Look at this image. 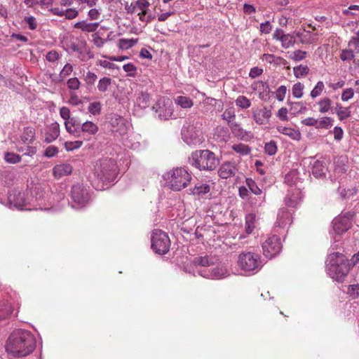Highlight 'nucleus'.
<instances>
[{"label":"nucleus","instance_id":"14","mask_svg":"<svg viewBox=\"0 0 359 359\" xmlns=\"http://www.w3.org/2000/svg\"><path fill=\"white\" fill-rule=\"evenodd\" d=\"M359 53V38L354 37L348 42V48L341 50L340 58L342 61H351Z\"/></svg>","mask_w":359,"mask_h":359},{"label":"nucleus","instance_id":"28","mask_svg":"<svg viewBox=\"0 0 359 359\" xmlns=\"http://www.w3.org/2000/svg\"><path fill=\"white\" fill-rule=\"evenodd\" d=\"M194 263L197 266H209L215 263V259L208 255L201 256L196 257Z\"/></svg>","mask_w":359,"mask_h":359},{"label":"nucleus","instance_id":"59","mask_svg":"<svg viewBox=\"0 0 359 359\" xmlns=\"http://www.w3.org/2000/svg\"><path fill=\"white\" fill-rule=\"evenodd\" d=\"M25 21L28 24L29 27L31 30H34L37 27V22L36 18L33 16H29L25 18Z\"/></svg>","mask_w":359,"mask_h":359},{"label":"nucleus","instance_id":"57","mask_svg":"<svg viewBox=\"0 0 359 359\" xmlns=\"http://www.w3.org/2000/svg\"><path fill=\"white\" fill-rule=\"evenodd\" d=\"M18 151L23 152V154L25 156H33L36 153V148L28 146L25 149L22 148L18 149Z\"/></svg>","mask_w":359,"mask_h":359},{"label":"nucleus","instance_id":"44","mask_svg":"<svg viewBox=\"0 0 359 359\" xmlns=\"http://www.w3.org/2000/svg\"><path fill=\"white\" fill-rule=\"evenodd\" d=\"M83 145V141L76 140V141H67L64 144L65 149L68 151H74L80 148Z\"/></svg>","mask_w":359,"mask_h":359},{"label":"nucleus","instance_id":"32","mask_svg":"<svg viewBox=\"0 0 359 359\" xmlns=\"http://www.w3.org/2000/svg\"><path fill=\"white\" fill-rule=\"evenodd\" d=\"M81 130L90 135H95L98 131V126L92 121H86L82 124Z\"/></svg>","mask_w":359,"mask_h":359},{"label":"nucleus","instance_id":"36","mask_svg":"<svg viewBox=\"0 0 359 359\" xmlns=\"http://www.w3.org/2000/svg\"><path fill=\"white\" fill-rule=\"evenodd\" d=\"M235 103L241 109H246L251 106L250 100L244 95H239L235 100Z\"/></svg>","mask_w":359,"mask_h":359},{"label":"nucleus","instance_id":"52","mask_svg":"<svg viewBox=\"0 0 359 359\" xmlns=\"http://www.w3.org/2000/svg\"><path fill=\"white\" fill-rule=\"evenodd\" d=\"M354 95V91L352 88H346L344 89L341 93V100L344 102H346L351 99Z\"/></svg>","mask_w":359,"mask_h":359},{"label":"nucleus","instance_id":"56","mask_svg":"<svg viewBox=\"0 0 359 359\" xmlns=\"http://www.w3.org/2000/svg\"><path fill=\"white\" fill-rule=\"evenodd\" d=\"M58 153L57 147L55 146H49L46 148L44 156L48 158H51L55 156Z\"/></svg>","mask_w":359,"mask_h":359},{"label":"nucleus","instance_id":"38","mask_svg":"<svg viewBox=\"0 0 359 359\" xmlns=\"http://www.w3.org/2000/svg\"><path fill=\"white\" fill-rule=\"evenodd\" d=\"M21 156L13 152H6L4 154V160L10 164H15L21 161Z\"/></svg>","mask_w":359,"mask_h":359},{"label":"nucleus","instance_id":"19","mask_svg":"<svg viewBox=\"0 0 359 359\" xmlns=\"http://www.w3.org/2000/svg\"><path fill=\"white\" fill-rule=\"evenodd\" d=\"M276 129L280 133L287 135L294 140H299L301 138L300 132L294 128L278 126Z\"/></svg>","mask_w":359,"mask_h":359},{"label":"nucleus","instance_id":"16","mask_svg":"<svg viewBox=\"0 0 359 359\" xmlns=\"http://www.w3.org/2000/svg\"><path fill=\"white\" fill-rule=\"evenodd\" d=\"M73 168L69 163H61L55 165L53 168V175L56 179L70 175Z\"/></svg>","mask_w":359,"mask_h":359},{"label":"nucleus","instance_id":"48","mask_svg":"<svg viewBox=\"0 0 359 359\" xmlns=\"http://www.w3.org/2000/svg\"><path fill=\"white\" fill-rule=\"evenodd\" d=\"M290 221V213L287 211H283L278 215V225H285Z\"/></svg>","mask_w":359,"mask_h":359},{"label":"nucleus","instance_id":"64","mask_svg":"<svg viewBox=\"0 0 359 359\" xmlns=\"http://www.w3.org/2000/svg\"><path fill=\"white\" fill-rule=\"evenodd\" d=\"M59 58V54L55 50H51L46 55V60L49 62H55Z\"/></svg>","mask_w":359,"mask_h":359},{"label":"nucleus","instance_id":"45","mask_svg":"<svg viewBox=\"0 0 359 359\" xmlns=\"http://www.w3.org/2000/svg\"><path fill=\"white\" fill-rule=\"evenodd\" d=\"M333 125V119L330 117H323L319 122L318 121L316 128L328 129Z\"/></svg>","mask_w":359,"mask_h":359},{"label":"nucleus","instance_id":"37","mask_svg":"<svg viewBox=\"0 0 359 359\" xmlns=\"http://www.w3.org/2000/svg\"><path fill=\"white\" fill-rule=\"evenodd\" d=\"M112 80L109 77H103L100 79L97 83V89L102 93L106 92L111 85Z\"/></svg>","mask_w":359,"mask_h":359},{"label":"nucleus","instance_id":"51","mask_svg":"<svg viewBox=\"0 0 359 359\" xmlns=\"http://www.w3.org/2000/svg\"><path fill=\"white\" fill-rule=\"evenodd\" d=\"M81 82L76 77L71 78L67 81V86L70 90H78L80 88Z\"/></svg>","mask_w":359,"mask_h":359},{"label":"nucleus","instance_id":"40","mask_svg":"<svg viewBox=\"0 0 359 359\" xmlns=\"http://www.w3.org/2000/svg\"><path fill=\"white\" fill-rule=\"evenodd\" d=\"M288 57L290 59V60H292L295 62H299L302 60H304V58H306V55H307V52L306 51H303V50H295V51H292V52H288Z\"/></svg>","mask_w":359,"mask_h":359},{"label":"nucleus","instance_id":"34","mask_svg":"<svg viewBox=\"0 0 359 359\" xmlns=\"http://www.w3.org/2000/svg\"><path fill=\"white\" fill-rule=\"evenodd\" d=\"M309 68L307 65H300L293 67V73L296 78H302L309 74Z\"/></svg>","mask_w":359,"mask_h":359},{"label":"nucleus","instance_id":"31","mask_svg":"<svg viewBox=\"0 0 359 359\" xmlns=\"http://www.w3.org/2000/svg\"><path fill=\"white\" fill-rule=\"evenodd\" d=\"M335 111L339 117V120L346 119L351 116V111L348 107H343L341 104H337L335 107Z\"/></svg>","mask_w":359,"mask_h":359},{"label":"nucleus","instance_id":"33","mask_svg":"<svg viewBox=\"0 0 359 359\" xmlns=\"http://www.w3.org/2000/svg\"><path fill=\"white\" fill-rule=\"evenodd\" d=\"M35 132L34 130L32 128H26L24 129L22 135L21 136V140L24 143H31L33 142L34 139Z\"/></svg>","mask_w":359,"mask_h":359},{"label":"nucleus","instance_id":"27","mask_svg":"<svg viewBox=\"0 0 359 359\" xmlns=\"http://www.w3.org/2000/svg\"><path fill=\"white\" fill-rule=\"evenodd\" d=\"M233 135L238 138L243 139L246 135V131L241 126V125L235 121L229 123L228 125Z\"/></svg>","mask_w":359,"mask_h":359},{"label":"nucleus","instance_id":"49","mask_svg":"<svg viewBox=\"0 0 359 359\" xmlns=\"http://www.w3.org/2000/svg\"><path fill=\"white\" fill-rule=\"evenodd\" d=\"M287 87L285 86H280L276 92V98L282 102L284 100L285 97V95L287 93Z\"/></svg>","mask_w":359,"mask_h":359},{"label":"nucleus","instance_id":"35","mask_svg":"<svg viewBox=\"0 0 359 359\" xmlns=\"http://www.w3.org/2000/svg\"><path fill=\"white\" fill-rule=\"evenodd\" d=\"M255 215L253 214H249L245 217V231L247 233H251L255 227Z\"/></svg>","mask_w":359,"mask_h":359},{"label":"nucleus","instance_id":"54","mask_svg":"<svg viewBox=\"0 0 359 359\" xmlns=\"http://www.w3.org/2000/svg\"><path fill=\"white\" fill-rule=\"evenodd\" d=\"M313 174L315 176H321L324 172H323V168L319 161L315 162L313 166Z\"/></svg>","mask_w":359,"mask_h":359},{"label":"nucleus","instance_id":"5","mask_svg":"<svg viewBox=\"0 0 359 359\" xmlns=\"http://www.w3.org/2000/svg\"><path fill=\"white\" fill-rule=\"evenodd\" d=\"M163 177L173 191H180L190 184L192 177L184 168H175L164 174Z\"/></svg>","mask_w":359,"mask_h":359},{"label":"nucleus","instance_id":"10","mask_svg":"<svg viewBox=\"0 0 359 359\" xmlns=\"http://www.w3.org/2000/svg\"><path fill=\"white\" fill-rule=\"evenodd\" d=\"M353 214L347 212L343 215L335 217L332 222L333 229L337 233H342L348 230L352 226Z\"/></svg>","mask_w":359,"mask_h":359},{"label":"nucleus","instance_id":"62","mask_svg":"<svg viewBox=\"0 0 359 359\" xmlns=\"http://www.w3.org/2000/svg\"><path fill=\"white\" fill-rule=\"evenodd\" d=\"M88 18L90 20H98L100 16V11L96 8H91L88 13Z\"/></svg>","mask_w":359,"mask_h":359},{"label":"nucleus","instance_id":"25","mask_svg":"<svg viewBox=\"0 0 359 359\" xmlns=\"http://www.w3.org/2000/svg\"><path fill=\"white\" fill-rule=\"evenodd\" d=\"M175 103L182 109H190L194 106V101L187 96H177L175 98Z\"/></svg>","mask_w":359,"mask_h":359},{"label":"nucleus","instance_id":"4","mask_svg":"<svg viewBox=\"0 0 359 359\" xmlns=\"http://www.w3.org/2000/svg\"><path fill=\"white\" fill-rule=\"evenodd\" d=\"M190 164L201 171H213L219 163L215 154L208 149L196 150L189 157Z\"/></svg>","mask_w":359,"mask_h":359},{"label":"nucleus","instance_id":"15","mask_svg":"<svg viewBox=\"0 0 359 359\" xmlns=\"http://www.w3.org/2000/svg\"><path fill=\"white\" fill-rule=\"evenodd\" d=\"M302 199V192L298 189H292L288 191L285 198V204L292 208H295Z\"/></svg>","mask_w":359,"mask_h":359},{"label":"nucleus","instance_id":"21","mask_svg":"<svg viewBox=\"0 0 359 359\" xmlns=\"http://www.w3.org/2000/svg\"><path fill=\"white\" fill-rule=\"evenodd\" d=\"M191 193L193 195L202 197L210 191V187L208 184L197 183L194 188L191 189Z\"/></svg>","mask_w":359,"mask_h":359},{"label":"nucleus","instance_id":"42","mask_svg":"<svg viewBox=\"0 0 359 359\" xmlns=\"http://www.w3.org/2000/svg\"><path fill=\"white\" fill-rule=\"evenodd\" d=\"M245 183L247 188H248L254 194L260 195L262 194V190L259 188L256 182L252 179L246 178Z\"/></svg>","mask_w":359,"mask_h":359},{"label":"nucleus","instance_id":"12","mask_svg":"<svg viewBox=\"0 0 359 359\" xmlns=\"http://www.w3.org/2000/svg\"><path fill=\"white\" fill-rule=\"evenodd\" d=\"M237 171L238 168L236 162L227 161L221 164L217 170V174L220 178L226 180L235 176Z\"/></svg>","mask_w":359,"mask_h":359},{"label":"nucleus","instance_id":"47","mask_svg":"<svg viewBox=\"0 0 359 359\" xmlns=\"http://www.w3.org/2000/svg\"><path fill=\"white\" fill-rule=\"evenodd\" d=\"M264 151L270 156L276 154L277 152V145L276 142L270 141L269 142L266 143L264 145Z\"/></svg>","mask_w":359,"mask_h":359},{"label":"nucleus","instance_id":"20","mask_svg":"<svg viewBox=\"0 0 359 359\" xmlns=\"http://www.w3.org/2000/svg\"><path fill=\"white\" fill-rule=\"evenodd\" d=\"M99 22H86V21H80L74 24V27L80 29L85 32H94L99 27Z\"/></svg>","mask_w":359,"mask_h":359},{"label":"nucleus","instance_id":"58","mask_svg":"<svg viewBox=\"0 0 359 359\" xmlns=\"http://www.w3.org/2000/svg\"><path fill=\"white\" fill-rule=\"evenodd\" d=\"M73 71V67L70 64H66L62 71L60 72V76L62 78H65L71 74Z\"/></svg>","mask_w":359,"mask_h":359},{"label":"nucleus","instance_id":"63","mask_svg":"<svg viewBox=\"0 0 359 359\" xmlns=\"http://www.w3.org/2000/svg\"><path fill=\"white\" fill-rule=\"evenodd\" d=\"M287 109L285 107H282L278 111L277 116L281 120V121H287L288 120V116H287Z\"/></svg>","mask_w":359,"mask_h":359},{"label":"nucleus","instance_id":"23","mask_svg":"<svg viewBox=\"0 0 359 359\" xmlns=\"http://www.w3.org/2000/svg\"><path fill=\"white\" fill-rule=\"evenodd\" d=\"M150 99L151 96L147 92L141 91L137 97L136 103L140 107L145 109L149 107Z\"/></svg>","mask_w":359,"mask_h":359},{"label":"nucleus","instance_id":"13","mask_svg":"<svg viewBox=\"0 0 359 359\" xmlns=\"http://www.w3.org/2000/svg\"><path fill=\"white\" fill-rule=\"evenodd\" d=\"M252 114L254 121L258 125H265L268 123L272 116L271 109L266 107L253 108L252 109Z\"/></svg>","mask_w":359,"mask_h":359},{"label":"nucleus","instance_id":"39","mask_svg":"<svg viewBox=\"0 0 359 359\" xmlns=\"http://www.w3.org/2000/svg\"><path fill=\"white\" fill-rule=\"evenodd\" d=\"M304 86L301 82H297L292 86V93L294 97L301 98L304 95Z\"/></svg>","mask_w":359,"mask_h":359},{"label":"nucleus","instance_id":"41","mask_svg":"<svg viewBox=\"0 0 359 359\" xmlns=\"http://www.w3.org/2000/svg\"><path fill=\"white\" fill-rule=\"evenodd\" d=\"M325 89V85L323 81H319L317 82L314 88L312 89L310 93L311 98L315 99L320 96Z\"/></svg>","mask_w":359,"mask_h":359},{"label":"nucleus","instance_id":"46","mask_svg":"<svg viewBox=\"0 0 359 359\" xmlns=\"http://www.w3.org/2000/svg\"><path fill=\"white\" fill-rule=\"evenodd\" d=\"M102 104L100 102H94L89 104L88 110L93 115H98L101 112Z\"/></svg>","mask_w":359,"mask_h":359},{"label":"nucleus","instance_id":"6","mask_svg":"<svg viewBox=\"0 0 359 359\" xmlns=\"http://www.w3.org/2000/svg\"><path fill=\"white\" fill-rule=\"evenodd\" d=\"M170 241L168 235L161 230L156 229L151 237V248L159 255H164L169 251Z\"/></svg>","mask_w":359,"mask_h":359},{"label":"nucleus","instance_id":"18","mask_svg":"<svg viewBox=\"0 0 359 359\" xmlns=\"http://www.w3.org/2000/svg\"><path fill=\"white\" fill-rule=\"evenodd\" d=\"M13 311L11 304L7 300H0V320L8 318Z\"/></svg>","mask_w":359,"mask_h":359},{"label":"nucleus","instance_id":"11","mask_svg":"<svg viewBox=\"0 0 359 359\" xmlns=\"http://www.w3.org/2000/svg\"><path fill=\"white\" fill-rule=\"evenodd\" d=\"M71 196L73 201L79 205H84L89 200V195L87 189L83 185L79 184L72 187Z\"/></svg>","mask_w":359,"mask_h":359},{"label":"nucleus","instance_id":"2","mask_svg":"<svg viewBox=\"0 0 359 359\" xmlns=\"http://www.w3.org/2000/svg\"><path fill=\"white\" fill-rule=\"evenodd\" d=\"M118 166L115 160L110 158H104L98 160L94 165V175L97 180L102 182L95 184V189H104L105 182H111L116 180L118 175Z\"/></svg>","mask_w":359,"mask_h":359},{"label":"nucleus","instance_id":"53","mask_svg":"<svg viewBox=\"0 0 359 359\" xmlns=\"http://www.w3.org/2000/svg\"><path fill=\"white\" fill-rule=\"evenodd\" d=\"M123 70L128 73L129 76H135L137 70L136 67L133 63H128L123 65Z\"/></svg>","mask_w":359,"mask_h":359},{"label":"nucleus","instance_id":"30","mask_svg":"<svg viewBox=\"0 0 359 359\" xmlns=\"http://www.w3.org/2000/svg\"><path fill=\"white\" fill-rule=\"evenodd\" d=\"M231 149L236 153L243 156L248 155L251 152V148L248 145L243 143L233 144Z\"/></svg>","mask_w":359,"mask_h":359},{"label":"nucleus","instance_id":"3","mask_svg":"<svg viewBox=\"0 0 359 359\" xmlns=\"http://www.w3.org/2000/svg\"><path fill=\"white\" fill-rule=\"evenodd\" d=\"M351 269L346 257L341 253L330 254L327 259V270L330 276L337 282L342 283Z\"/></svg>","mask_w":359,"mask_h":359},{"label":"nucleus","instance_id":"22","mask_svg":"<svg viewBox=\"0 0 359 359\" xmlns=\"http://www.w3.org/2000/svg\"><path fill=\"white\" fill-rule=\"evenodd\" d=\"M59 126L56 123L52 124L48 128V131L46 133L45 141L48 143L51 142L57 139V137L59 136Z\"/></svg>","mask_w":359,"mask_h":359},{"label":"nucleus","instance_id":"29","mask_svg":"<svg viewBox=\"0 0 359 359\" xmlns=\"http://www.w3.org/2000/svg\"><path fill=\"white\" fill-rule=\"evenodd\" d=\"M138 42V39H121L118 41V47L121 50H127L133 47Z\"/></svg>","mask_w":359,"mask_h":359},{"label":"nucleus","instance_id":"9","mask_svg":"<svg viewBox=\"0 0 359 359\" xmlns=\"http://www.w3.org/2000/svg\"><path fill=\"white\" fill-rule=\"evenodd\" d=\"M297 36L299 38L301 43L309 45L318 41L319 33L315 27L308 24L302 32L297 33Z\"/></svg>","mask_w":359,"mask_h":359},{"label":"nucleus","instance_id":"43","mask_svg":"<svg viewBox=\"0 0 359 359\" xmlns=\"http://www.w3.org/2000/svg\"><path fill=\"white\" fill-rule=\"evenodd\" d=\"M280 41L283 48H288L294 44L295 39L293 35L286 34L285 36Z\"/></svg>","mask_w":359,"mask_h":359},{"label":"nucleus","instance_id":"17","mask_svg":"<svg viewBox=\"0 0 359 359\" xmlns=\"http://www.w3.org/2000/svg\"><path fill=\"white\" fill-rule=\"evenodd\" d=\"M163 105L165 109L160 107L158 110V115L161 119L168 120L172 117L173 114L172 103L168 98L163 99Z\"/></svg>","mask_w":359,"mask_h":359},{"label":"nucleus","instance_id":"61","mask_svg":"<svg viewBox=\"0 0 359 359\" xmlns=\"http://www.w3.org/2000/svg\"><path fill=\"white\" fill-rule=\"evenodd\" d=\"M302 123L307 126H316L318 123V120L313 117H307L302 121Z\"/></svg>","mask_w":359,"mask_h":359},{"label":"nucleus","instance_id":"50","mask_svg":"<svg viewBox=\"0 0 359 359\" xmlns=\"http://www.w3.org/2000/svg\"><path fill=\"white\" fill-rule=\"evenodd\" d=\"M222 117L224 120H226L228 125H229V123L233 122L231 121V119L235 118L234 110L231 108L226 109L222 115Z\"/></svg>","mask_w":359,"mask_h":359},{"label":"nucleus","instance_id":"1","mask_svg":"<svg viewBox=\"0 0 359 359\" xmlns=\"http://www.w3.org/2000/svg\"><path fill=\"white\" fill-rule=\"evenodd\" d=\"M36 339L31 332L16 330L8 337L6 351L13 358H22L30 355L36 348Z\"/></svg>","mask_w":359,"mask_h":359},{"label":"nucleus","instance_id":"24","mask_svg":"<svg viewBox=\"0 0 359 359\" xmlns=\"http://www.w3.org/2000/svg\"><path fill=\"white\" fill-rule=\"evenodd\" d=\"M318 111L321 114H325L332 109V100L328 97H324L317 102Z\"/></svg>","mask_w":359,"mask_h":359},{"label":"nucleus","instance_id":"8","mask_svg":"<svg viewBox=\"0 0 359 359\" xmlns=\"http://www.w3.org/2000/svg\"><path fill=\"white\" fill-rule=\"evenodd\" d=\"M264 255L268 258H272L278 255L281 249L280 238L276 235H273L265 240L262 243Z\"/></svg>","mask_w":359,"mask_h":359},{"label":"nucleus","instance_id":"55","mask_svg":"<svg viewBox=\"0 0 359 359\" xmlns=\"http://www.w3.org/2000/svg\"><path fill=\"white\" fill-rule=\"evenodd\" d=\"M79 15V11L75 8H68L65 10V17L66 19L72 20Z\"/></svg>","mask_w":359,"mask_h":359},{"label":"nucleus","instance_id":"7","mask_svg":"<svg viewBox=\"0 0 359 359\" xmlns=\"http://www.w3.org/2000/svg\"><path fill=\"white\" fill-rule=\"evenodd\" d=\"M260 263L259 255L252 252H243L238 257L239 266L246 271H252L258 269Z\"/></svg>","mask_w":359,"mask_h":359},{"label":"nucleus","instance_id":"26","mask_svg":"<svg viewBox=\"0 0 359 359\" xmlns=\"http://www.w3.org/2000/svg\"><path fill=\"white\" fill-rule=\"evenodd\" d=\"M137 8L141 11L138 13L139 18L141 21H146L145 15L147 14V8L150 4L147 0H137L136 1ZM148 20H147V22Z\"/></svg>","mask_w":359,"mask_h":359},{"label":"nucleus","instance_id":"60","mask_svg":"<svg viewBox=\"0 0 359 359\" xmlns=\"http://www.w3.org/2000/svg\"><path fill=\"white\" fill-rule=\"evenodd\" d=\"M272 30V26L269 21H266L261 23L260 32L264 34H269Z\"/></svg>","mask_w":359,"mask_h":359}]
</instances>
